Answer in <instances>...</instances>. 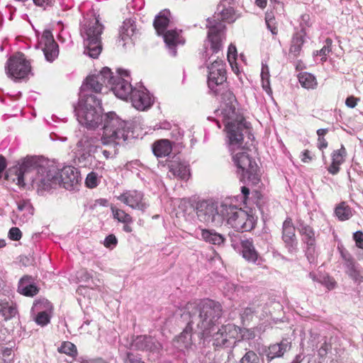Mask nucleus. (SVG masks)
<instances>
[{
  "label": "nucleus",
  "mask_w": 363,
  "mask_h": 363,
  "mask_svg": "<svg viewBox=\"0 0 363 363\" xmlns=\"http://www.w3.org/2000/svg\"><path fill=\"white\" fill-rule=\"evenodd\" d=\"M101 124L103 133L100 140L92 135H84L77 144L76 155L78 162L84 167L92 164L94 154L101 148L100 141L103 145H118L128 138V123L114 112H108L104 115Z\"/></svg>",
  "instance_id": "nucleus-1"
},
{
  "label": "nucleus",
  "mask_w": 363,
  "mask_h": 363,
  "mask_svg": "<svg viewBox=\"0 0 363 363\" xmlns=\"http://www.w3.org/2000/svg\"><path fill=\"white\" fill-rule=\"evenodd\" d=\"M222 314V306L218 302L206 299L198 304L196 303L186 304L182 317L184 320H194L196 330L202 338L206 339L209 337L215 330Z\"/></svg>",
  "instance_id": "nucleus-2"
},
{
  "label": "nucleus",
  "mask_w": 363,
  "mask_h": 363,
  "mask_svg": "<svg viewBox=\"0 0 363 363\" xmlns=\"http://www.w3.org/2000/svg\"><path fill=\"white\" fill-rule=\"evenodd\" d=\"M225 97L227 98V101L220 104L216 113L221 117L225 125L228 147L233 150L240 147L243 140L244 132L247 131L248 125L237 108V100L233 94L227 91L225 94Z\"/></svg>",
  "instance_id": "nucleus-3"
},
{
  "label": "nucleus",
  "mask_w": 363,
  "mask_h": 363,
  "mask_svg": "<svg viewBox=\"0 0 363 363\" xmlns=\"http://www.w3.org/2000/svg\"><path fill=\"white\" fill-rule=\"evenodd\" d=\"M238 16L233 7L225 8L221 2L212 18L207 19L206 28L208 29L207 39L204 43L203 56L206 58L209 51L212 54H218L223 48V41L225 39V26L221 21L233 23Z\"/></svg>",
  "instance_id": "nucleus-4"
},
{
  "label": "nucleus",
  "mask_w": 363,
  "mask_h": 363,
  "mask_svg": "<svg viewBox=\"0 0 363 363\" xmlns=\"http://www.w3.org/2000/svg\"><path fill=\"white\" fill-rule=\"evenodd\" d=\"M104 26L93 13H88L81 23L80 34L83 38L84 54L97 58L102 50L101 35Z\"/></svg>",
  "instance_id": "nucleus-5"
},
{
  "label": "nucleus",
  "mask_w": 363,
  "mask_h": 363,
  "mask_svg": "<svg viewBox=\"0 0 363 363\" xmlns=\"http://www.w3.org/2000/svg\"><path fill=\"white\" fill-rule=\"evenodd\" d=\"M49 166L47 162L33 156L21 160L16 167L17 184L23 186L30 183L38 191H43L38 181L40 177H46Z\"/></svg>",
  "instance_id": "nucleus-6"
},
{
  "label": "nucleus",
  "mask_w": 363,
  "mask_h": 363,
  "mask_svg": "<svg viewBox=\"0 0 363 363\" xmlns=\"http://www.w3.org/2000/svg\"><path fill=\"white\" fill-rule=\"evenodd\" d=\"M74 111L79 123L88 129H95L103 121L101 101L94 95L79 98Z\"/></svg>",
  "instance_id": "nucleus-7"
},
{
  "label": "nucleus",
  "mask_w": 363,
  "mask_h": 363,
  "mask_svg": "<svg viewBox=\"0 0 363 363\" xmlns=\"http://www.w3.org/2000/svg\"><path fill=\"white\" fill-rule=\"evenodd\" d=\"M242 143L240 147L233 150L229 148V150L233 155V161L238 168L237 172L240 175V179L244 182H247L256 185L260 181L258 166L242 147Z\"/></svg>",
  "instance_id": "nucleus-8"
},
{
  "label": "nucleus",
  "mask_w": 363,
  "mask_h": 363,
  "mask_svg": "<svg viewBox=\"0 0 363 363\" xmlns=\"http://www.w3.org/2000/svg\"><path fill=\"white\" fill-rule=\"evenodd\" d=\"M40 179L38 181L40 185L45 191L49 190L57 184H63L67 188L66 185L73 186L78 182L79 172L72 166L65 167L59 171L54 165H50L46 177H43Z\"/></svg>",
  "instance_id": "nucleus-9"
},
{
  "label": "nucleus",
  "mask_w": 363,
  "mask_h": 363,
  "mask_svg": "<svg viewBox=\"0 0 363 363\" xmlns=\"http://www.w3.org/2000/svg\"><path fill=\"white\" fill-rule=\"evenodd\" d=\"M221 212L223 213V220L225 219L228 224L236 231H250L255 226V218L229 201L221 203Z\"/></svg>",
  "instance_id": "nucleus-10"
},
{
  "label": "nucleus",
  "mask_w": 363,
  "mask_h": 363,
  "mask_svg": "<svg viewBox=\"0 0 363 363\" xmlns=\"http://www.w3.org/2000/svg\"><path fill=\"white\" fill-rule=\"evenodd\" d=\"M215 55V53L212 54V52L210 50L208 57L206 58L203 56V53L202 54V57L205 62H207L213 58L211 65H207L208 70V86L215 94H218L221 90V87L224 86L227 77L224 62L219 59L218 56L214 58Z\"/></svg>",
  "instance_id": "nucleus-11"
},
{
  "label": "nucleus",
  "mask_w": 363,
  "mask_h": 363,
  "mask_svg": "<svg viewBox=\"0 0 363 363\" xmlns=\"http://www.w3.org/2000/svg\"><path fill=\"white\" fill-rule=\"evenodd\" d=\"M196 213L199 220L206 223L221 224L223 221V213L221 212V204L203 201L196 204Z\"/></svg>",
  "instance_id": "nucleus-12"
},
{
  "label": "nucleus",
  "mask_w": 363,
  "mask_h": 363,
  "mask_svg": "<svg viewBox=\"0 0 363 363\" xmlns=\"http://www.w3.org/2000/svg\"><path fill=\"white\" fill-rule=\"evenodd\" d=\"M111 80L108 82L114 94L119 99L127 100L134 91L130 82L129 72L127 70L118 69L117 75L111 72Z\"/></svg>",
  "instance_id": "nucleus-13"
},
{
  "label": "nucleus",
  "mask_w": 363,
  "mask_h": 363,
  "mask_svg": "<svg viewBox=\"0 0 363 363\" xmlns=\"http://www.w3.org/2000/svg\"><path fill=\"white\" fill-rule=\"evenodd\" d=\"M240 327L228 323L222 325L216 332L213 331L212 337L213 345L216 347H231L239 339Z\"/></svg>",
  "instance_id": "nucleus-14"
},
{
  "label": "nucleus",
  "mask_w": 363,
  "mask_h": 363,
  "mask_svg": "<svg viewBox=\"0 0 363 363\" xmlns=\"http://www.w3.org/2000/svg\"><path fill=\"white\" fill-rule=\"evenodd\" d=\"M111 71L108 67H104L96 75L89 76L86 79V82L82 85L80 90V98L85 99L89 91H93L95 93L101 92L104 85L108 86V82L111 80Z\"/></svg>",
  "instance_id": "nucleus-15"
},
{
  "label": "nucleus",
  "mask_w": 363,
  "mask_h": 363,
  "mask_svg": "<svg viewBox=\"0 0 363 363\" xmlns=\"http://www.w3.org/2000/svg\"><path fill=\"white\" fill-rule=\"evenodd\" d=\"M298 229L306 245V256L310 263H315L318 256L315 233L312 227L301 220L298 223Z\"/></svg>",
  "instance_id": "nucleus-16"
},
{
  "label": "nucleus",
  "mask_w": 363,
  "mask_h": 363,
  "mask_svg": "<svg viewBox=\"0 0 363 363\" xmlns=\"http://www.w3.org/2000/svg\"><path fill=\"white\" fill-rule=\"evenodd\" d=\"M6 70L9 77L20 79L25 78L28 74L30 66L24 55L18 53L9 58Z\"/></svg>",
  "instance_id": "nucleus-17"
},
{
  "label": "nucleus",
  "mask_w": 363,
  "mask_h": 363,
  "mask_svg": "<svg viewBox=\"0 0 363 363\" xmlns=\"http://www.w3.org/2000/svg\"><path fill=\"white\" fill-rule=\"evenodd\" d=\"M116 199L133 209L145 211L149 206L145 201L143 194L137 190H126L116 196Z\"/></svg>",
  "instance_id": "nucleus-18"
},
{
  "label": "nucleus",
  "mask_w": 363,
  "mask_h": 363,
  "mask_svg": "<svg viewBox=\"0 0 363 363\" xmlns=\"http://www.w3.org/2000/svg\"><path fill=\"white\" fill-rule=\"evenodd\" d=\"M39 46L42 48L47 61L53 62L58 56V45L50 30H46L43 33L39 40Z\"/></svg>",
  "instance_id": "nucleus-19"
},
{
  "label": "nucleus",
  "mask_w": 363,
  "mask_h": 363,
  "mask_svg": "<svg viewBox=\"0 0 363 363\" xmlns=\"http://www.w3.org/2000/svg\"><path fill=\"white\" fill-rule=\"evenodd\" d=\"M129 99L133 106L138 111H145L150 108L153 104L152 96L143 86L134 88Z\"/></svg>",
  "instance_id": "nucleus-20"
},
{
  "label": "nucleus",
  "mask_w": 363,
  "mask_h": 363,
  "mask_svg": "<svg viewBox=\"0 0 363 363\" xmlns=\"http://www.w3.org/2000/svg\"><path fill=\"white\" fill-rule=\"evenodd\" d=\"M162 345L154 337L147 335L137 336L131 343V348L135 350L158 352Z\"/></svg>",
  "instance_id": "nucleus-21"
},
{
  "label": "nucleus",
  "mask_w": 363,
  "mask_h": 363,
  "mask_svg": "<svg viewBox=\"0 0 363 363\" xmlns=\"http://www.w3.org/2000/svg\"><path fill=\"white\" fill-rule=\"evenodd\" d=\"M282 239L289 252H296L297 240L295 235V228L290 218H287L283 223Z\"/></svg>",
  "instance_id": "nucleus-22"
},
{
  "label": "nucleus",
  "mask_w": 363,
  "mask_h": 363,
  "mask_svg": "<svg viewBox=\"0 0 363 363\" xmlns=\"http://www.w3.org/2000/svg\"><path fill=\"white\" fill-rule=\"evenodd\" d=\"M33 214V208L28 201H20L17 204V210L13 211L12 221L16 225H21L28 222Z\"/></svg>",
  "instance_id": "nucleus-23"
},
{
  "label": "nucleus",
  "mask_w": 363,
  "mask_h": 363,
  "mask_svg": "<svg viewBox=\"0 0 363 363\" xmlns=\"http://www.w3.org/2000/svg\"><path fill=\"white\" fill-rule=\"evenodd\" d=\"M186 321L187 322L186 326L175 340V345L180 350L189 348L192 345L191 336L193 332L198 333L196 330L194 320H187Z\"/></svg>",
  "instance_id": "nucleus-24"
},
{
  "label": "nucleus",
  "mask_w": 363,
  "mask_h": 363,
  "mask_svg": "<svg viewBox=\"0 0 363 363\" xmlns=\"http://www.w3.org/2000/svg\"><path fill=\"white\" fill-rule=\"evenodd\" d=\"M181 33V30L177 29H169L162 34L170 54L173 56L177 54L176 47L179 45H183L185 42Z\"/></svg>",
  "instance_id": "nucleus-25"
},
{
  "label": "nucleus",
  "mask_w": 363,
  "mask_h": 363,
  "mask_svg": "<svg viewBox=\"0 0 363 363\" xmlns=\"http://www.w3.org/2000/svg\"><path fill=\"white\" fill-rule=\"evenodd\" d=\"M17 291L25 296L33 297L39 292V289L31 276L25 275L19 280Z\"/></svg>",
  "instance_id": "nucleus-26"
},
{
  "label": "nucleus",
  "mask_w": 363,
  "mask_h": 363,
  "mask_svg": "<svg viewBox=\"0 0 363 363\" xmlns=\"http://www.w3.org/2000/svg\"><path fill=\"white\" fill-rule=\"evenodd\" d=\"M196 238L212 245H220L225 241L223 235L214 230L199 228L195 230Z\"/></svg>",
  "instance_id": "nucleus-27"
},
{
  "label": "nucleus",
  "mask_w": 363,
  "mask_h": 363,
  "mask_svg": "<svg viewBox=\"0 0 363 363\" xmlns=\"http://www.w3.org/2000/svg\"><path fill=\"white\" fill-rule=\"evenodd\" d=\"M347 156V151L343 145L338 150H334L331 154V164L328 167V171L333 175L337 174L340 169V165L342 164Z\"/></svg>",
  "instance_id": "nucleus-28"
},
{
  "label": "nucleus",
  "mask_w": 363,
  "mask_h": 363,
  "mask_svg": "<svg viewBox=\"0 0 363 363\" xmlns=\"http://www.w3.org/2000/svg\"><path fill=\"white\" fill-rule=\"evenodd\" d=\"M169 177L187 180L190 177L189 167L184 163L173 161L168 164Z\"/></svg>",
  "instance_id": "nucleus-29"
},
{
  "label": "nucleus",
  "mask_w": 363,
  "mask_h": 363,
  "mask_svg": "<svg viewBox=\"0 0 363 363\" xmlns=\"http://www.w3.org/2000/svg\"><path fill=\"white\" fill-rule=\"evenodd\" d=\"M136 26L133 20L129 18L123 21L120 30L119 43L123 42V46H125L128 40H132V38L136 33Z\"/></svg>",
  "instance_id": "nucleus-30"
},
{
  "label": "nucleus",
  "mask_w": 363,
  "mask_h": 363,
  "mask_svg": "<svg viewBox=\"0 0 363 363\" xmlns=\"http://www.w3.org/2000/svg\"><path fill=\"white\" fill-rule=\"evenodd\" d=\"M305 35L306 33L303 29L294 34L289 48V56L297 57L300 55L302 46L305 42Z\"/></svg>",
  "instance_id": "nucleus-31"
},
{
  "label": "nucleus",
  "mask_w": 363,
  "mask_h": 363,
  "mask_svg": "<svg viewBox=\"0 0 363 363\" xmlns=\"http://www.w3.org/2000/svg\"><path fill=\"white\" fill-rule=\"evenodd\" d=\"M18 313L17 305L7 298L0 300V314L5 320H10Z\"/></svg>",
  "instance_id": "nucleus-32"
},
{
  "label": "nucleus",
  "mask_w": 363,
  "mask_h": 363,
  "mask_svg": "<svg viewBox=\"0 0 363 363\" xmlns=\"http://www.w3.org/2000/svg\"><path fill=\"white\" fill-rule=\"evenodd\" d=\"M240 245L243 258L250 262H256L259 255L255 248L252 240L249 239L242 240Z\"/></svg>",
  "instance_id": "nucleus-33"
},
{
  "label": "nucleus",
  "mask_w": 363,
  "mask_h": 363,
  "mask_svg": "<svg viewBox=\"0 0 363 363\" xmlns=\"http://www.w3.org/2000/svg\"><path fill=\"white\" fill-rule=\"evenodd\" d=\"M172 150L171 142L167 139L155 141L152 145V151L157 157L168 156Z\"/></svg>",
  "instance_id": "nucleus-34"
},
{
  "label": "nucleus",
  "mask_w": 363,
  "mask_h": 363,
  "mask_svg": "<svg viewBox=\"0 0 363 363\" xmlns=\"http://www.w3.org/2000/svg\"><path fill=\"white\" fill-rule=\"evenodd\" d=\"M170 12L168 10H163L155 17L153 25L158 35L166 32L169 23Z\"/></svg>",
  "instance_id": "nucleus-35"
},
{
  "label": "nucleus",
  "mask_w": 363,
  "mask_h": 363,
  "mask_svg": "<svg viewBox=\"0 0 363 363\" xmlns=\"http://www.w3.org/2000/svg\"><path fill=\"white\" fill-rule=\"evenodd\" d=\"M353 213L354 211L345 201L340 203L335 208V214L341 221L349 220Z\"/></svg>",
  "instance_id": "nucleus-36"
},
{
  "label": "nucleus",
  "mask_w": 363,
  "mask_h": 363,
  "mask_svg": "<svg viewBox=\"0 0 363 363\" xmlns=\"http://www.w3.org/2000/svg\"><path fill=\"white\" fill-rule=\"evenodd\" d=\"M288 348L289 345L287 342H281L279 344L272 345L269 347L267 357L269 360H272L276 357H280L284 354Z\"/></svg>",
  "instance_id": "nucleus-37"
},
{
  "label": "nucleus",
  "mask_w": 363,
  "mask_h": 363,
  "mask_svg": "<svg viewBox=\"0 0 363 363\" xmlns=\"http://www.w3.org/2000/svg\"><path fill=\"white\" fill-rule=\"evenodd\" d=\"M111 210L113 216V218L117 220L120 223L124 224H131L133 222V218L130 214L126 213L125 211L117 208L116 206H111Z\"/></svg>",
  "instance_id": "nucleus-38"
},
{
  "label": "nucleus",
  "mask_w": 363,
  "mask_h": 363,
  "mask_svg": "<svg viewBox=\"0 0 363 363\" xmlns=\"http://www.w3.org/2000/svg\"><path fill=\"white\" fill-rule=\"evenodd\" d=\"M298 78L301 85L306 89H314L317 86L315 77L310 73H300Z\"/></svg>",
  "instance_id": "nucleus-39"
},
{
  "label": "nucleus",
  "mask_w": 363,
  "mask_h": 363,
  "mask_svg": "<svg viewBox=\"0 0 363 363\" xmlns=\"http://www.w3.org/2000/svg\"><path fill=\"white\" fill-rule=\"evenodd\" d=\"M347 267V273L350 277H352L355 281H362L363 272L357 265H356L352 261L348 260Z\"/></svg>",
  "instance_id": "nucleus-40"
},
{
  "label": "nucleus",
  "mask_w": 363,
  "mask_h": 363,
  "mask_svg": "<svg viewBox=\"0 0 363 363\" xmlns=\"http://www.w3.org/2000/svg\"><path fill=\"white\" fill-rule=\"evenodd\" d=\"M269 69L267 63H262L261 79L263 89L267 93L271 94L272 89L270 88L269 82Z\"/></svg>",
  "instance_id": "nucleus-41"
},
{
  "label": "nucleus",
  "mask_w": 363,
  "mask_h": 363,
  "mask_svg": "<svg viewBox=\"0 0 363 363\" xmlns=\"http://www.w3.org/2000/svg\"><path fill=\"white\" fill-rule=\"evenodd\" d=\"M52 309V306L51 303L45 298H41L35 301L32 308V311H47L50 313Z\"/></svg>",
  "instance_id": "nucleus-42"
},
{
  "label": "nucleus",
  "mask_w": 363,
  "mask_h": 363,
  "mask_svg": "<svg viewBox=\"0 0 363 363\" xmlns=\"http://www.w3.org/2000/svg\"><path fill=\"white\" fill-rule=\"evenodd\" d=\"M58 352L74 357L77 354L76 346L71 342H64L58 348Z\"/></svg>",
  "instance_id": "nucleus-43"
},
{
  "label": "nucleus",
  "mask_w": 363,
  "mask_h": 363,
  "mask_svg": "<svg viewBox=\"0 0 363 363\" xmlns=\"http://www.w3.org/2000/svg\"><path fill=\"white\" fill-rule=\"evenodd\" d=\"M238 363H259V357L255 352L246 349Z\"/></svg>",
  "instance_id": "nucleus-44"
},
{
  "label": "nucleus",
  "mask_w": 363,
  "mask_h": 363,
  "mask_svg": "<svg viewBox=\"0 0 363 363\" xmlns=\"http://www.w3.org/2000/svg\"><path fill=\"white\" fill-rule=\"evenodd\" d=\"M236 56H237V49L235 45L230 44L228 47V60L229 63L230 64L233 70L235 72H238V68L237 67V64L235 62L236 60Z\"/></svg>",
  "instance_id": "nucleus-45"
},
{
  "label": "nucleus",
  "mask_w": 363,
  "mask_h": 363,
  "mask_svg": "<svg viewBox=\"0 0 363 363\" xmlns=\"http://www.w3.org/2000/svg\"><path fill=\"white\" fill-rule=\"evenodd\" d=\"M36 313L37 315L35 318V320L38 325L44 326L50 323V313L47 311H39Z\"/></svg>",
  "instance_id": "nucleus-46"
},
{
  "label": "nucleus",
  "mask_w": 363,
  "mask_h": 363,
  "mask_svg": "<svg viewBox=\"0 0 363 363\" xmlns=\"http://www.w3.org/2000/svg\"><path fill=\"white\" fill-rule=\"evenodd\" d=\"M86 185L89 188H94L98 185V177L97 174L94 172L88 174L86 181Z\"/></svg>",
  "instance_id": "nucleus-47"
},
{
  "label": "nucleus",
  "mask_w": 363,
  "mask_h": 363,
  "mask_svg": "<svg viewBox=\"0 0 363 363\" xmlns=\"http://www.w3.org/2000/svg\"><path fill=\"white\" fill-rule=\"evenodd\" d=\"M9 238L11 240L18 241L22 237V233L18 228L13 227L9 231Z\"/></svg>",
  "instance_id": "nucleus-48"
},
{
  "label": "nucleus",
  "mask_w": 363,
  "mask_h": 363,
  "mask_svg": "<svg viewBox=\"0 0 363 363\" xmlns=\"http://www.w3.org/2000/svg\"><path fill=\"white\" fill-rule=\"evenodd\" d=\"M118 240L117 238L114 235H108L104 241V245L105 247L113 249L116 245H117Z\"/></svg>",
  "instance_id": "nucleus-49"
},
{
  "label": "nucleus",
  "mask_w": 363,
  "mask_h": 363,
  "mask_svg": "<svg viewBox=\"0 0 363 363\" xmlns=\"http://www.w3.org/2000/svg\"><path fill=\"white\" fill-rule=\"evenodd\" d=\"M2 358L5 363H11L13 361V351L11 348L2 349Z\"/></svg>",
  "instance_id": "nucleus-50"
},
{
  "label": "nucleus",
  "mask_w": 363,
  "mask_h": 363,
  "mask_svg": "<svg viewBox=\"0 0 363 363\" xmlns=\"http://www.w3.org/2000/svg\"><path fill=\"white\" fill-rule=\"evenodd\" d=\"M254 333L251 330L240 328L239 339L237 341H240L242 339L249 340L254 337Z\"/></svg>",
  "instance_id": "nucleus-51"
},
{
  "label": "nucleus",
  "mask_w": 363,
  "mask_h": 363,
  "mask_svg": "<svg viewBox=\"0 0 363 363\" xmlns=\"http://www.w3.org/2000/svg\"><path fill=\"white\" fill-rule=\"evenodd\" d=\"M353 239L356 246L363 251V232L360 230L355 232L353 234Z\"/></svg>",
  "instance_id": "nucleus-52"
},
{
  "label": "nucleus",
  "mask_w": 363,
  "mask_h": 363,
  "mask_svg": "<svg viewBox=\"0 0 363 363\" xmlns=\"http://www.w3.org/2000/svg\"><path fill=\"white\" fill-rule=\"evenodd\" d=\"M325 45L319 50L318 55L325 58L326 55L331 51V40L327 39Z\"/></svg>",
  "instance_id": "nucleus-53"
},
{
  "label": "nucleus",
  "mask_w": 363,
  "mask_h": 363,
  "mask_svg": "<svg viewBox=\"0 0 363 363\" xmlns=\"http://www.w3.org/2000/svg\"><path fill=\"white\" fill-rule=\"evenodd\" d=\"M254 313V311L252 308H245L240 314L241 319L244 323L245 320H248Z\"/></svg>",
  "instance_id": "nucleus-54"
},
{
  "label": "nucleus",
  "mask_w": 363,
  "mask_h": 363,
  "mask_svg": "<svg viewBox=\"0 0 363 363\" xmlns=\"http://www.w3.org/2000/svg\"><path fill=\"white\" fill-rule=\"evenodd\" d=\"M35 6L43 8L45 10L48 7L52 6V0H33Z\"/></svg>",
  "instance_id": "nucleus-55"
},
{
  "label": "nucleus",
  "mask_w": 363,
  "mask_h": 363,
  "mask_svg": "<svg viewBox=\"0 0 363 363\" xmlns=\"http://www.w3.org/2000/svg\"><path fill=\"white\" fill-rule=\"evenodd\" d=\"M77 277L80 281H86L91 278V275L86 269H82L79 272H78Z\"/></svg>",
  "instance_id": "nucleus-56"
},
{
  "label": "nucleus",
  "mask_w": 363,
  "mask_h": 363,
  "mask_svg": "<svg viewBox=\"0 0 363 363\" xmlns=\"http://www.w3.org/2000/svg\"><path fill=\"white\" fill-rule=\"evenodd\" d=\"M359 101V98H356L353 96H350L347 97L345 100V104L349 108H354L357 104V102Z\"/></svg>",
  "instance_id": "nucleus-57"
},
{
  "label": "nucleus",
  "mask_w": 363,
  "mask_h": 363,
  "mask_svg": "<svg viewBox=\"0 0 363 363\" xmlns=\"http://www.w3.org/2000/svg\"><path fill=\"white\" fill-rule=\"evenodd\" d=\"M126 360H128L129 363H145L142 361L140 357H135L131 352H127Z\"/></svg>",
  "instance_id": "nucleus-58"
},
{
  "label": "nucleus",
  "mask_w": 363,
  "mask_h": 363,
  "mask_svg": "<svg viewBox=\"0 0 363 363\" xmlns=\"http://www.w3.org/2000/svg\"><path fill=\"white\" fill-rule=\"evenodd\" d=\"M60 6L62 10L64 11L71 9L73 6V3L71 0H62V1L60 3Z\"/></svg>",
  "instance_id": "nucleus-59"
},
{
  "label": "nucleus",
  "mask_w": 363,
  "mask_h": 363,
  "mask_svg": "<svg viewBox=\"0 0 363 363\" xmlns=\"http://www.w3.org/2000/svg\"><path fill=\"white\" fill-rule=\"evenodd\" d=\"M328 350V345L324 342L318 351V354L320 357H324L327 354Z\"/></svg>",
  "instance_id": "nucleus-60"
},
{
  "label": "nucleus",
  "mask_w": 363,
  "mask_h": 363,
  "mask_svg": "<svg viewBox=\"0 0 363 363\" xmlns=\"http://www.w3.org/2000/svg\"><path fill=\"white\" fill-rule=\"evenodd\" d=\"M318 147L320 150H323L328 147V142L324 138H318Z\"/></svg>",
  "instance_id": "nucleus-61"
},
{
  "label": "nucleus",
  "mask_w": 363,
  "mask_h": 363,
  "mask_svg": "<svg viewBox=\"0 0 363 363\" xmlns=\"http://www.w3.org/2000/svg\"><path fill=\"white\" fill-rule=\"evenodd\" d=\"M301 157L302 162L306 163L309 162L312 160L311 157L310 156V152L308 150H305L304 152H303Z\"/></svg>",
  "instance_id": "nucleus-62"
},
{
  "label": "nucleus",
  "mask_w": 363,
  "mask_h": 363,
  "mask_svg": "<svg viewBox=\"0 0 363 363\" xmlns=\"http://www.w3.org/2000/svg\"><path fill=\"white\" fill-rule=\"evenodd\" d=\"M266 24L267 26L268 29L272 32L273 35L277 34V28L274 25V21L266 23Z\"/></svg>",
  "instance_id": "nucleus-63"
},
{
  "label": "nucleus",
  "mask_w": 363,
  "mask_h": 363,
  "mask_svg": "<svg viewBox=\"0 0 363 363\" xmlns=\"http://www.w3.org/2000/svg\"><path fill=\"white\" fill-rule=\"evenodd\" d=\"M81 363H107L105 361L98 359H93V360H83Z\"/></svg>",
  "instance_id": "nucleus-64"
}]
</instances>
